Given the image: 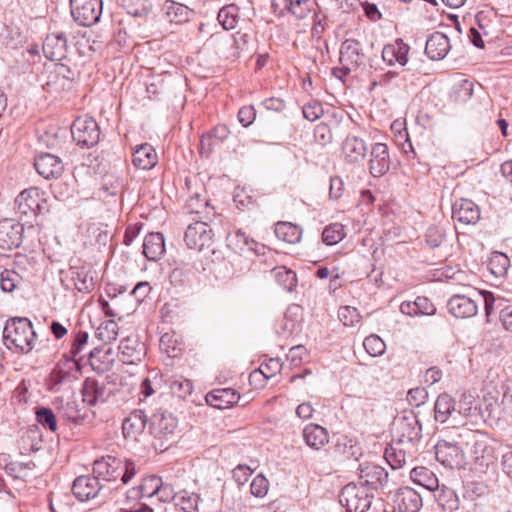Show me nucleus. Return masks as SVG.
I'll list each match as a JSON object with an SVG mask.
<instances>
[{
  "label": "nucleus",
  "mask_w": 512,
  "mask_h": 512,
  "mask_svg": "<svg viewBox=\"0 0 512 512\" xmlns=\"http://www.w3.org/2000/svg\"><path fill=\"white\" fill-rule=\"evenodd\" d=\"M184 241L188 248L202 251L212 245L213 231L206 221H194L188 225Z\"/></svg>",
  "instance_id": "10"
},
{
  "label": "nucleus",
  "mask_w": 512,
  "mask_h": 512,
  "mask_svg": "<svg viewBox=\"0 0 512 512\" xmlns=\"http://www.w3.org/2000/svg\"><path fill=\"white\" fill-rule=\"evenodd\" d=\"M451 49L449 38L442 32H434L426 40L425 54L433 61L442 60Z\"/></svg>",
  "instance_id": "27"
},
{
  "label": "nucleus",
  "mask_w": 512,
  "mask_h": 512,
  "mask_svg": "<svg viewBox=\"0 0 512 512\" xmlns=\"http://www.w3.org/2000/svg\"><path fill=\"white\" fill-rule=\"evenodd\" d=\"M167 384L171 393L181 399H185L193 390L192 382L183 377L171 378Z\"/></svg>",
  "instance_id": "47"
},
{
  "label": "nucleus",
  "mask_w": 512,
  "mask_h": 512,
  "mask_svg": "<svg viewBox=\"0 0 512 512\" xmlns=\"http://www.w3.org/2000/svg\"><path fill=\"white\" fill-rule=\"evenodd\" d=\"M416 450V448L412 449L411 446L400 445L397 441H393L392 444L386 447L384 457L392 469H400L408 459H412Z\"/></svg>",
  "instance_id": "26"
},
{
  "label": "nucleus",
  "mask_w": 512,
  "mask_h": 512,
  "mask_svg": "<svg viewBox=\"0 0 512 512\" xmlns=\"http://www.w3.org/2000/svg\"><path fill=\"white\" fill-rule=\"evenodd\" d=\"M477 300L482 301L484 304V312L487 318V321H490V317L494 311V309H499L503 306V299L494 297V294L490 291H483L477 293Z\"/></svg>",
  "instance_id": "52"
},
{
  "label": "nucleus",
  "mask_w": 512,
  "mask_h": 512,
  "mask_svg": "<svg viewBox=\"0 0 512 512\" xmlns=\"http://www.w3.org/2000/svg\"><path fill=\"white\" fill-rule=\"evenodd\" d=\"M447 309L455 318L465 319L475 316L478 312V300L461 294L451 296Z\"/></svg>",
  "instance_id": "17"
},
{
  "label": "nucleus",
  "mask_w": 512,
  "mask_h": 512,
  "mask_svg": "<svg viewBox=\"0 0 512 512\" xmlns=\"http://www.w3.org/2000/svg\"><path fill=\"white\" fill-rule=\"evenodd\" d=\"M452 217L464 225H474L480 219V209L469 199H460L453 204Z\"/></svg>",
  "instance_id": "22"
},
{
  "label": "nucleus",
  "mask_w": 512,
  "mask_h": 512,
  "mask_svg": "<svg viewBox=\"0 0 512 512\" xmlns=\"http://www.w3.org/2000/svg\"><path fill=\"white\" fill-rule=\"evenodd\" d=\"M132 162L142 170L152 169L157 164V154L152 145L145 143L135 148Z\"/></svg>",
  "instance_id": "34"
},
{
  "label": "nucleus",
  "mask_w": 512,
  "mask_h": 512,
  "mask_svg": "<svg viewBox=\"0 0 512 512\" xmlns=\"http://www.w3.org/2000/svg\"><path fill=\"white\" fill-rule=\"evenodd\" d=\"M72 335L73 339L70 345V349L67 352L68 357H77L83 360L82 352L88 344L89 334L86 331L79 330Z\"/></svg>",
  "instance_id": "50"
},
{
  "label": "nucleus",
  "mask_w": 512,
  "mask_h": 512,
  "mask_svg": "<svg viewBox=\"0 0 512 512\" xmlns=\"http://www.w3.org/2000/svg\"><path fill=\"white\" fill-rule=\"evenodd\" d=\"M105 386L94 378H86L81 389L83 402L95 406L105 400Z\"/></svg>",
  "instance_id": "35"
},
{
  "label": "nucleus",
  "mask_w": 512,
  "mask_h": 512,
  "mask_svg": "<svg viewBox=\"0 0 512 512\" xmlns=\"http://www.w3.org/2000/svg\"><path fill=\"white\" fill-rule=\"evenodd\" d=\"M193 271L188 267H175L169 274L170 283L175 287L191 286Z\"/></svg>",
  "instance_id": "49"
},
{
  "label": "nucleus",
  "mask_w": 512,
  "mask_h": 512,
  "mask_svg": "<svg viewBox=\"0 0 512 512\" xmlns=\"http://www.w3.org/2000/svg\"><path fill=\"white\" fill-rule=\"evenodd\" d=\"M199 502L200 496L197 493L182 490L176 493L174 504L183 512H198Z\"/></svg>",
  "instance_id": "41"
},
{
  "label": "nucleus",
  "mask_w": 512,
  "mask_h": 512,
  "mask_svg": "<svg viewBox=\"0 0 512 512\" xmlns=\"http://www.w3.org/2000/svg\"><path fill=\"white\" fill-rule=\"evenodd\" d=\"M473 438L472 430L463 429L451 440H439L435 445L436 460L449 469L463 468L466 465V452Z\"/></svg>",
  "instance_id": "1"
},
{
  "label": "nucleus",
  "mask_w": 512,
  "mask_h": 512,
  "mask_svg": "<svg viewBox=\"0 0 512 512\" xmlns=\"http://www.w3.org/2000/svg\"><path fill=\"white\" fill-rule=\"evenodd\" d=\"M162 483V479L156 475H150L145 477L141 484L137 489H133V492L136 496L141 498L144 497H153L156 496L160 486Z\"/></svg>",
  "instance_id": "43"
},
{
  "label": "nucleus",
  "mask_w": 512,
  "mask_h": 512,
  "mask_svg": "<svg viewBox=\"0 0 512 512\" xmlns=\"http://www.w3.org/2000/svg\"><path fill=\"white\" fill-rule=\"evenodd\" d=\"M346 233L344 226L340 223H331L327 225L322 232V242L328 246L338 244Z\"/></svg>",
  "instance_id": "46"
},
{
  "label": "nucleus",
  "mask_w": 512,
  "mask_h": 512,
  "mask_svg": "<svg viewBox=\"0 0 512 512\" xmlns=\"http://www.w3.org/2000/svg\"><path fill=\"white\" fill-rule=\"evenodd\" d=\"M119 351L123 363L136 364L145 356L146 347L137 336H127L120 341Z\"/></svg>",
  "instance_id": "21"
},
{
  "label": "nucleus",
  "mask_w": 512,
  "mask_h": 512,
  "mask_svg": "<svg viewBox=\"0 0 512 512\" xmlns=\"http://www.w3.org/2000/svg\"><path fill=\"white\" fill-rule=\"evenodd\" d=\"M227 246L231 248L235 253L240 254L245 251H253L259 254V247L264 248L263 245H260L241 230L230 232L227 235Z\"/></svg>",
  "instance_id": "31"
},
{
  "label": "nucleus",
  "mask_w": 512,
  "mask_h": 512,
  "mask_svg": "<svg viewBox=\"0 0 512 512\" xmlns=\"http://www.w3.org/2000/svg\"><path fill=\"white\" fill-rule=\"evenodd\" d=\"M272 274L276 282L285 291L292 292L295 290L297 286V276L293 270L288 269L285 266H278L272 270Z\"/></svg>",
  "instance_id": "40"
},
{
  "label": "nucleus",
  "mask_w": 512,
  "mask_h": 512,
  "mask_svg": "<svg viewBox=\"0 0 512 512\" xmlns=\"http://www.w3.org/2000/svg\"><path fill=\"white\" fill-rule=\"evenodd\" d=\"M345 160L351 164H360L367 155L365 141L355 135H347L342 144Z\"/></svg>",
  "instance_id": "24"
},
{
  "label": "nucleus",
  "mask_w": 512,
  "mask_h": 512,
  "mask_svg": "<svg viewBox=\"0 0 512 512\" xmlns=\"http://www.w3.org/2000/svg\"><path fill=\"white\" fill-rule=\"evenodd\" d=\"M274 233L278 239L289 244L298 243L302 237L301 227L291 222H278L275 225Z\"/></svg>",
  "instance_id": "37"
},
{
  "label": "nucleus",
  "mask_w": 512,
  "mask_h": 512,
  "mask_svg": "<svg viewBox=\"0 0 512 512\" xmlns=\"http://www.w3.org/2000/svg\"><path fill=\"white\" fill-rule=\"evenodd\" d=\"M444 236V231L440 227L430 226L426 231V242L430 247L436 248L441 245Z\"/></svg>",
  "instance_id": "64"
},
{
  "label": "nucleus",
  "mask_w": 512,
  "mask_h": 512,
  "mask_svg": "<svg viewBox=\"0 0 512 512\" xmlns=\"http://www.w3.org/2000/svg\"><path fill=\"white\" fill-rule=\"evenodd\" d=\"M239 393L232 388L214 389L206 395V402L217 409L224 410L238 403Z\"/></svg>",
  "instance_id": "29"
},
{
  "label": "nucleus",
  "mask_w": 512,
  "mask_h": 512,
  "mask_svg": "<svg viewBox=\"0 0 512 512\" xmlns=\"http://www.w3.org/2000/svg\"><path fill=\"white\" fill-rule=\"evenodd\" d=\"M450 418L454 421L456 417V401L448 393H441L438 395L434 404V419L439 423H445Z\"/></svg>",
  "instance_id": "30"
},
{
  "label": "nucleus",
  "mask_w": 512,
  "mask_h": 512,
  "mask_svg": "<svg viewBox=\"0 0 512 512\" xmlns=\"http://www.w3.org/2000/svg\"><path fill=\"white\" fill-rule=\"evenodd\" d=\"M374 495L367 488L351 482L345 485L339 494V503L347 512H367Z\"/></svg>",
  "instance_id": "7"
},
{
  "label": "nucleus",
  "mask_w": 512,
  "mask_h": 512,
  "mask_svg": "<svg viewBox=\"0 0 512 512\" xmlns=\"http://www.w3.org/2000/svg\"><path fill=\"white\" fill-rule=\"evenodd\" d=\"M411 480L428 491L438 488V479L434 473L426 467H414L410 471Z\"/></svg>",
  "instance_id": "36"
},
{
  "label": "nucleus",
  "mask_w": 512,
  "mask_h": 512,
  "mask_svg": "<svg viewBox=\"0 0 512 512\" xmlns=\"http://www.w3.org/2000/svg\"><path fill=\"white\" fill-rule=\"evenodd\" d=\"M149 417L142 409H135L124 418L122 433L126 440L137 442L144 433Z\"/></svg>",
  "instance_id": "16"
},
{
  "label": "nucleus",
  "mask_w": 512,
  "mask_h": 512,
  "mask_svg": "<svg viewBox=\"0 0 512 512\" xmlns=\"http://www.w3.org/2000/svg\"><path fill=\"white\" fill-rule=\"evenodd\" d=\"M314 138L323 146L331 143L333 139L331 128L324 122L319 123L314 129Z\"/></svg>",
  "instance_id": "62"
},
{
  "label": "nucleus",
  "mask_w": 512,
  "mask_h": 512,
  "mask_svg": "<svg viewBox=\"0 0 512 512\" xmlns=\"http://www.w3.org/2000/svg\"><path fill=\"white\" fill-rule=\"evenodd\" d=\"M105 490V485L95 474L78 476L72 484L73 495L82 502L100 496Z\"/></svg>",
  "instance_id": "11"
},
{
  "label": "nucleus",
  "mask_w": 512,
  "mask_h": 512,
  "mask_svg": "<svg viewBox=\"0 0 512 512\" xmlns=\"http://www.w3.org/2000/svg\"><path fill=\"white\" fill-rule=\"evenodd\" d=\"M473 82L468 79H462L453 86L451 97L455 102L465 103L473 95Z\"/></svg>",
  "instance_id": "51"
},
{
  "label": "nucleus",
  "mask_w": 512,
  "mask_h": 512,
  "mask_svg": "<svg viewBox=\"0 0 512 512\" xmlns=\"http://www.w3.org/2000/svg\"><path fill=\"white\" fill-rule=\"evenodd\" d=\"M390 164L388 146L381 142L372 144L368 161L369 173L373 177H381L389 171Z\"/></svg>",
  "instance_id": "15"
},
{
  "label": "nucleus",
  "mask_w": 512,
  "mask_h": 512,
  "mask_svg": "<svg viewBox=\"0 0 512 512\" xmlns=\"http://www.w3.org/2000/svg\"><path fill=\"white\" fill-rule=\"evenodd\" d=\"M34 167L45 179L57 178L64 170L62 160L51 153H41L35 157Z\"/></svg>",
  "instance_id": "20"
},
{
  "label": "nucleus",
  "mask_w": 512,
  "mask_h": 512,
  "mask_svg": "<svg viewBox=\"0 0 512 512\" xmlns=\"http://www.w3.org/2000/svg\"><path fill=\"white\" fill-rule=\"evenodd\" d=\"M359 484L368 489L369 492L382 488L388 482V472L382 466L374 463L360 464Z\"/></svg>",
  "instance_id": "12"
},
{
  "label": "nucleus",
  "mask_w": 512,
  "mask_h": 512,
  "mask_svg": "<svg viewBox=\"0 0 512 512\" xmlns=\"http://www.w3.org/2000/svg\"><path fill=\"white\" fill-rule=\"evenodd\" d=\"M437 493L434 494V497L439 506L442 507L443 510L453 512L457 510L459 507V501L455 492L451 489H436Z\"/></svg>",
  "instance_id": "45"
},
{
  "label": "nucleus",
  "mask_w": 512,
  "mask_h": 512,
  "mask_svg": "<svg viewBox=\"0 0 512 512\" xmlns=\"http://www.w3.org/2000/svg\"><path fill=\"white\" fill-rule=\"evenodd\" d=\"M178 421L169 411L158 408L149 416V432L153 446L160 452L166 451L177 438Z\"/></svg>",
  "instance_id": "2"
},
{
  "label": "nucleus",
  "mask_w": 512,
  "mask_h": 512,
  "mask_svg": "<svg viewBox=\"0 0 512 512\" xmlns=\"http://www.w3.org/2000/svg\"><path fill=\"white\" fill-rule=\"evenodd\" d=\"M37 422L51 432L57 431L56 416L51 408L39 406L35 408Z\"/></svg>",
  "instance_id": "48"
},
{
  "label": "nucleus",
  "mask_w": 512,
  "mask_h": 512,
  "mask_svg": "<svg viewBox=\"0 0 512 512\" xmlns=\"http://www.w3.org/2000/svg\"><path fill=\"white\" fill-rule=\"evenodd\" d=\"M165 252L164 235L160 232L147 234L143 241V254L149 261H157Z\"/></svg>",
  "instance_id": "32"
},
{
  "label": "nucleus",
  "mask_w": 512,
  "mask_h": 512,
  "mask_svg": "<svg viewBox=\"0 0 512 512\" xmlns=\"http://www.w3.org/2000/svg\"><path fill=\"white\" fill-rule=\"evenodd\" d=\"M95 335L99 340L105 343L116 340L118 335V325L114 320H107L100 324Z\"/></svg>",
  "instance_id": "54"
},
{
  "label": "nucleus",
  "mask_w": 512,
  "mask_h": 512,
  "mask_svg": "<svg viewBox=\"0 0 512 512\" xmlns=\"http://www.w3.org/2000/svg\"><path fill=\"white\" fill-rule=\"evenodd\" d=\"M281 364L278 359H270L268 363L261 364V366L252 372L250 377L263 375L266 379L272 377L276 372L280 371Z\"/></svg>",
  "instance_id": "61"
},
{
  "label": "nucleus",
  "mask_w": 512,
  "mask_h": 512,
  "mask_svg": "<svg viewBox=\"0 0 512 512\" xmlns=\"http://www.w3.org/2000/svg\"><path fill=\"white\" fill-rule=\"evenodd\" d=\"M409 50V45L403 39L397 38L393 43L386 44L383 47L382 59L389 66H393L396 63L404 66L408 62Z\"/></svg>",
  "instance_id": "25"
},
{
  "label": "nucleus",
  "mask_w": 512,
  "mask_h": 512,
  "mask_svg": "<svg viewBox=\"0 0 512 512\" xmlns=\"http://www.w3.org/2000/svg\"><path fill=\"white\" fill-rule=\"evenodd\" d=\"M428 399V392L424 387L412 388L407 393V401L411 406L420 407Z\"/></svg>",
  "instance_id": "60"
},
{
  "label": "nucleus",
  "mask_w": 512,
  "mask_h": 512,
  "mask_svg": "<svg viewBox=\"0 0 512 512\" xmlns=\"http://www.w3.org/2000/svg\"><path fill=\"white\" fill-rule=\"evenodd\" d=\"M15 209L21 219L32 225V220L49 211L46 193L38 187L23 190L15 198Z\"/></svg>",
  "instance_id": "5"
},
{
  "label": "nucleus",
  "mask_w": 512,
  "mask_h": 512,
  "mask_svg": "<svg viewBox=\"0 0 512 512\" xmlns=\"http://www.w3.org/2000/svg\"><path fill=\"white\" fill-rule=\"evenodd\" d=\"M36 337L32 322L26 317L10 319L3 331V340L7 348L14 347L22 353H29L34 348Z\"/></svg>",
  "instance_id": "4"
},
{
  "label": "nucleus",
  "mask_w": 512,
  "mask_h": 512,
  "mask_svg": "<svg viewBox=\"0 0 512 512\" xmlns=\"http://www.w3.org/2000/svg\"><path fill=\"white\" fill-rule=\"evenodd\" d=\"M92 471L100 481L120 479L123 484H127L135 476L137 469L131 459L105 455L93 462Z\"/></svg>",
  "instance_id": "3"
},
{
  "label": "nucleus",
  "mask_w": 512,
  "mask_h": 512,
  "mask_svg": "<svg viewBox=\"0 0 512 512\" xmlns=\"http://www.w3.org/2000/svg\"><path fill=\"white\" fill-rule=\"evenodd\" d=\"M303 439L307 446L319 450L329 442V434L324 427L310 423L303 429Z\"/></svg>",
  "instance_id": "33"
},
{
  "label": "nucleus",
  "mask_w": 512,
  "mask_h": 512,
  "mask_svg": "<svg viewBox=\"0 0 512 512\" xmlns=\"http://www.w3.org/2000/svg\"><path fill=\"white\" fill-rule=\"evenodd\" d=\"M394 503L400 512H418L422 505V496L415 489L405 486L397 490Z\"/></svg>",
  "instance_id": "23"
},
{
  "label": "nucleus",
  "mask_w": 512,
  "mask_h": 512,
  "mask_svg": "<svg viewBox=\"0 0 512 512\" xmlns=\"http://www.w3.org/2000/svg\"><path fill=\"white\" fill-rule=\"evenodd\" d=\"M239 19V8L235 4L222 7L217 15V20L225 30L234 29Z\"/></svg>",
  "instance_id": "42"
},
{
  "label": "nucleus",
  "mask_w": 512,
  "mask_h": 512,
  "mask_svg": "<svg viewBox=\"0 0 512 512\" xmlns=\"http://www.w3.org/2000/svg\"><path fill=\"white\" fill-rule=\"evenodd\" d=\"M70 270L75 288L81 293H90L94 288V281L85 267H72Z\"/></svg>",
  "instance_id": "39"
},
{
  "label": "nucleus",
  "mask_w": 512,
  "mask_h": 512,
  "mask_svg": "<svg viewBox=\"0 0 512 512\" xmlns=\"http://www.w3.org/2000/svg\"><path fill=\"white\" fill-rule=\"evenodd\" d=\"M45 57L51 61H61L66 57L68 44L67 37L63 32L48 34L42 45Z\"/></svg>",
  "instance_id": "18"
},
{
  "label": "nucleus",
  "mask_w": 512,
  "mask_h": 512,
  "mask_svg": "<svg viewBox=\"0 0 512 512\" xmlns=\"http://www.w3.org/2000/svg\"><path fill=\"white\" fill-rule=\"evenodd\" d=\"M422 437V426L417 416L410 412L408 414L397 417L393 422L392 438L400 445L411 446L416 448L417 442Z\"/></svg>",
  "instance_id": "6"
},
{
  "label": "nucleus",
  "mask_w": 512,
  "mask_h": 512,
  "mask_svg": "<svg viewBox=\"0 0 512 512\" xmlns=\"http://www.w3.org/2000/svg\"><path fill=\"white\" fill-rule=\"evenodd\" d=\"M71 135L81 148H91L99 142L100 130L93 118L78 117L71 125Z\"/></svg>",
  "instance_id": "8"
},
{
  "label": "nucleus",
  "mask_w": 512,
  "mask_h": 512,
  "mask_svg": "<svg viewBox=\"0 0 512 512\" xmlns=\"http://www.w3.org/2000/svg\"><path fill=\"white\" fill-rule=\"evenodd\" d=\"M269 482L261 474L257 475L250 485L251 494L255 497L262 498L268 492Z\"/></svg>",
  "instance_id": "63"
},
{
  "label": "nucleus",
  "mask_w": 512,
  "mask_h": 512,
  "mask_svg": "<svg viewBox=\"0 0 512 512\" xmlns=\"http://www.w3.org/2000/svg\"><path fill=\"white\" fill-rule=\"evenodd\" d=\"M81 365L82 360L80 358L68 357V353H64L56 367L61 368V371H64V373L71 374L72 371H79Z\"/></svg>",
  "instance_id": "59"
},
{
  "label": "nucleus",
  "mask_w": 512,
  "mask_h": 512,
  "mask_svg": "<svg viewBox=\"0 0 512 512\" xmlns=\"http://www.w3.org/2000/svg\"><path fill=\"white\" fill-rule=\"evenodd\" d=\"M363 346L366 352L371 356H380L386 350L385 342L375 334L369 335L364 339Z\"/></svg>",
  "instance_id": "57"
},
{
  "label": "nucleus",
  "mask_w": 512,
  "mask_h": 512,
  "mask_svg": "<svg viewBox=\"0 0 512 512\" xmlns=\"http://www.w3.org/2000/svg\"><path fill=\"white\" fill-rule=\"evenodd\" d=\"M24 226L13 219L0 220V248L12 250L18 248L23 240Z\"/></svg>",
  "instance_id": "14"
},
{
  "label": "nucleus",
  "mask_w": 512,
  "mask_h": 512,
  "mask_svg": "<svg viewBox=\"0 0 512 512\" xmlns=\"http://www.w3.org/2000/svg\"><path fill=\"white\" fill-rule=\"evenodd\" d=\"M163 10L169 21L173 23L188 21L191 14V10L186 5L173 0H166L163 5Z\"/></svg>",
  "instance_id": "38"
},
{
  "label": "nucleus",
  "mask_w": 512,
  "mask_h": 512,
  "mask_svg": "<svg viewBox=\"0 0 512 512\" xmlns=\"http://www.w3.org/2000/svg\"><path fill=\"white\" fill-rule=\"evenodd\" d=\"M338 318L345 326H354L360 322L361 315L355 307L341 306L338 310Z\"/></svg>",
  "instance_id": "58"
},
{
  "label": "nucleus",
  "mask_w": 512,
  "mask_h": 512,
  "mask_svg": "<svg viewBox=\"0 0 512 512\" xmlns=\"http://www.w3.org/2000/svg\"><path fill=\"white\" fill-rule=\"evenodd\" d=\"M21 281V276L14 270L4 269L0 272V287L3 292H13Z\"/></svg>",
  "instance_id": "55"
},
{
  "label": "nucleus",
  "mask_w": 512,
  "mask_h": 512,
  "mask_svg": "<svg viewBox=\"0 0 512 512\" xmlns=\"http://www.w3.org/2000/svg\"><path fill=\"white\" fill-rule=\"evenodd\" d=\"M400 311L410 317L432 316L436 313V307L429 298L418 296L413 301L402 302Z\"/></svg>",
  "instance_id": "28"
},
{
  "label": "nucleus",
  "mask_w": 512,
  "mask_h": 512,
  "mask_svg": "<svg viewBox=\"0 0 512 512\" xmlns=\"http://www.w3.org/2000/svg\"><path fill=\"white\" fill-rule=\"evenodd\" d=\"M509 265V258L501 252L493 253L488 262L489 270L497 277L503 276L507 272Z\"/></svg>",
  "instance_id": "53"
},
{
  "label": "nucleus",
  "mask_w": 512,
  "mask_h": 512,
  "mask_svg": "<svg viewBox=\"0 0 512 512\" xmlns=\"http://www.w3.org/2000/svg\"><path fill=\"white\" fill-rule=\"evenodd\" d=\"M366 62V55L364 53L363 45L356 39H345L339 50V63L346 64L355 71L364 66Z\"/></svg>",
  "instance_id": "13"
},
{
  "label": "nucleus",
  "mask_w": 512,
  "mask_h": 512,
  "mask_svg": "<svg viewBox=\"0 0 512 512\" xmlns=\"http://www.w3.org/2000/svg\"><path fill=\"white\" fill-rule=\"evenodd\" d=\"M302 114L305 119L314 122L323 116V105L319 100L311 99L302 106Z\"/></svg>",
  "instance_id": "56"
},
{
  "label": "nucleus",
  "mask_w": 512,
  "mask_h": 512,
  "mask_svg": "<svg viewBox=\"0 0 512 512\" xmlns=\"http://www.w3.org/2000/svg\"><path fill=\"white\" fill-rule=\"evenodd\" d=\"M71 15L81 26L90 27L100 21L102 0H70Z\"/></svg>",
  "instance_id": "9"
},
{
  "label": "nucleus",
  "mask_w": 512,
  "mask_h": 512,
  "mask_svg": "<svg viewBox=\"0 0 512 512\" xmlns=\"http://www.w3.org/2000/svg\"><path fill=\"white\" fill-rule=\"evenodd\" d=\"M313 0H272V8L280 15L287 13L297 19H304L312 10Z\"/></svg>",
  "instance_id": "19"
},
{
  "label": "nucleus",
  "mask_w": 512,
  "mask_h": 512,
  "mask_svg": "<svg viewBox=\"0 0 512 512\" xmlns=\"http://www.w3.org/2000/svg\"><path fill=\"white\" fill-rule=\"evenodd\" d=\"M125 11L134 17H145L151 11L152 4L149 0H121Z\"/></svg>",
  "instance_id": "44"
}]
</instances>
